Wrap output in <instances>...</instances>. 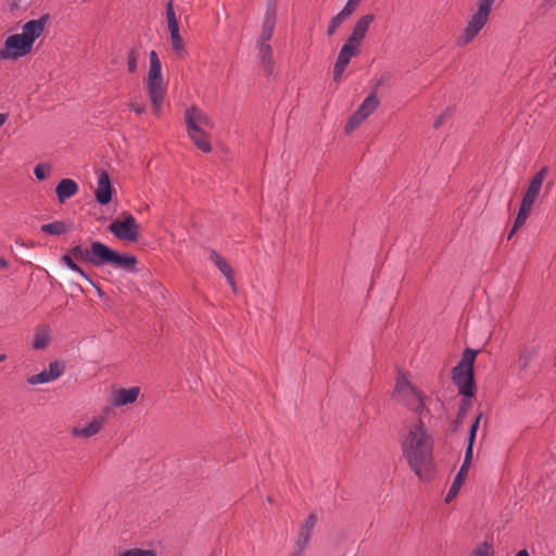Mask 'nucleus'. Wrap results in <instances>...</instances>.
<instances>
[{
  "instance_id": "nucleus-1",
  "label": "nucleus",
  "mask_w": 556,
  "mask_h": 556,
  "mask_svg": "<svg viewBox=\"0 0 556 556\" xmlns=\"http://www.w3.org/2000/svg\"><path fill=\"white\" fill-rule=\"evenodd\" d=\"M400 444L412 471L420 480L428 479L432 469L434 439L420 418L404 426Z\"/></svg>"
},
{
  "instance_id": "nucleus-2",
  "label": "nucleus",
  "mask_w": 556,
  "mask_h": 556,
  "mask_svg": "<svg viewBox=\"0 0 556 556\" xmlns=\"http://www.w3.org/2000/svg\"><path fill=\"white\" fill-rule=\"evenodd\" d=\"M374 14H364L355 23L351 35L341 47L333 70V79L339 81L351 59L359 52L361 43L366 37L370 24L374 22Z\"/></svg>"
},
{
  "instance_id": "nucleus-3",
  "label": "nucleus",
  "mask_w": 556,
  "mask_h": 556,
  "mask_svg": "<svg viewBox=\"0 0 556 556\" xmlns=\"http://www.w3.org/2000/svg\"><path fill=\"white\" fill-rule=\"evenodd\" d=\"M276 14H277V2L276 0H267L266 11L264 15V21L262 24L261 33L257 39V51L258 58L265 67L268 74L271 71V47L268 41L270 40L275 24H276Z\"/></svg>"
},
{
  "instance_id": "nucleus-4",
  "label": "nucleus",
  "mask_w": 556,
  "mask_h": 556,
  "mask_svg": "<svg viewBox=\"0 0 556 556\" xmlns=\"http://www.w3.org/2000/svg\"><path fill=\"white\" fill-rule=\"evenodd\" d=\"M149 61L150 65L147 77V89L153 111L155 114H160L163 98L166 92V86L162 75V64L155 51H151L149 53Z\"/></svg>"
},
{
  "instance_id": "nucleus-5",
  "label": "nucleus",
  "mask_w": 556,
  "mask_h": 556,
  "mask_svg": "<svg viewBox=\"0 0 556 556\" xmlns=\"http://www.w3.org/2000/svg\"><path fill=\"white\" fill-rule=\"evenodd\" d=\"M393 399L408 407L417 415H422L425 410V399L417 388L403 376L397 377L393 391Z\"/></svg>"
},
{
  "instance_id": "nucleus-6",
  "label": "nucleus",
  "mask_w": 556,
  "mask_h": 556,
  "mask_svg": "<svg viewBox=\"0 0 556 556\" xmlns=\"http://www.w3.org/2000/svg\"><path fill=\"white\" fill-rule=\"evenodd\" d=\"M93 254L97 256V267L111 265L116 269L132 270L137 258L130 254H119L100 241H93Z\"/></svg>"
},
{
  "instance_id": "nucleus-7",
  "label": "nucleus",
  "mask_w": 556,
  "mask_h": 556,
  "mask_svg": "<svg viewBox=\"0 0 556 556\" xmlns=\"http://www.w3.org/2000/svg\"><path fill=\"white\" fill-rule=\"evenodd\" d=\"M33 46L21 34L10 35L0 49V60H17L29 54Z\"/></svg>"
},
{
  "instance_id": "nucleus-8",
  "label": "nucleus",
  "mask_w": 556,
  "mask_h": 556,
  "mask_svg": "<svg viewBox=\"0 0 556 556\" xmlns=\"http://www.w3.org/2000/svg\"><path fill=\"white\" fill-rule=\"evenodd\" d=\"M109 230L119 240L134 242L139 237V225L136 218L127 213L123 214V219H116L109 226Z\"/></svg>"
},
{
  "instance_id": "nucleus-9",
  "label": "nucleus",
  "mask_w": 556,
  "mask_h": 556,
  "mask_svg": "<svg viewBox=\"0 0 556 556\" xmlns=\"http://www.w3.org/2000/svg\"><path fill=\"white\" fill-rule=\"evenodd\" d=\"M491 12L478 7V10L470 16L462 35L457 39L458 46L468 45L485 26Z\"/></svg>"
},
{
  "instance_id": "nucleus-10",
  "label": "nucleus",
  "mask_w": 556,
  "mask_h": 556,
  "mask_svg": "<svg viewBox=\"0 0 556 556\" xmlns=\"http://www.w3.org/2000/svg\"><path fill=\"white\" fill-rule=\"evenodd\" d=\"M379 105V101L375 92H370L357 110L352 114L349 122L345 125V131H353L359 124H362L371 113L376 111Z\"/></svg>"
},
{
  "instance_id": "nucleus-11",
  "label": "nucleus",
  "mask_w": 556,
  "mask_h": 556,
  "mask_svg": "<svg viewBox=\"0 0 556 556\" xmlns=\"http://www.w3.org/2000/svg\"><path fill=\"white\" fill-rule=\"evenodd\" d=\"M452 380L457 387L459 394L468 399L473 396L475 381L472 369L455 366L452 370Z\"/></svg>"
},
{
  "instance_id": "nucleus-12",
  "label": "nucleus",
  "mask_w": 556,
  "mask_h": 556,
  "mask_svg": "<svg viewBox=\"0 0 556 556\" xmlns=\"http://www.w3.org/2000/svg\"><path fill=\"white\" fill-rule=\"evenodd\" d=\"M548 174L547 167H542L531 179L529 187L522 198L521 204L525 207L532 208L533 203L539 197L542 184Z\"/></svg>"
},
{
  "instance_id": "nucleus-13",
  "label": "nucleus",
  "mask_w": 556,
  "mask_h": 556,
  "mask_svg": "<svg viewBox=\"0 0 556 556\" xmlns=\"http://www.w3.org/2000/svg\"><path fill=\"white\" fill-rule=\"evenodd\" d=\"M185 121L188 129H203L212 128L213 123L211 118L197 106H191L185 112Z\"/></svg>"
},
{
  "instance_id": "nucleus-14",
  "label": "nucleus",
  "mask_w": 556,
  "mask_h": 556,
  "mask_svg": "<svg viewBox=\"0 0 556 556\" xmlns=\"http://www.w3.org/2000/svg\"><path fill=\"white\" fill-rule=\"evenodd\" d=\"M48 21L49 15L45 14L38 20L26 22L22 27V37H24L31 46H34L36 39L42 35Z\"/></svg>"
},
{
  "instance_id": "nucleus-15",
  "label": "nucleus",
  "mask_w": 556,
  "mask_h": 556,
  "mask_svg": "<svg viewBox=\"0 0 556 556\" xmlns=\"http://www.w3.org/2000/svg\"><path fill=\"white\" fill-rule=\"evenodd\" d=\"M104 421L105 418L102 416L92 417V419L87 425H78L73 427L71 430V434L74 438L89 439L98 434L102 430Z\"/></svg>"
},
{
  "instance_id": "nucleus-16",
  "label": "nucleus",
  "mask_w": 556,
  "mask_h": 556,
  "mask_svg": "<svg viewBox=\"0 0 556 556\" xmlns=\"http://www.w3.org/2000/svg\"><path fill=\"white\" fill-rule=\"evenodd\" d=\"M64 370V366L59 362H52L49 364V368L47 370L41 371L40 374L30 376L27 378V382L29 384H40L48 383L56 380Z\"/></svg>"
},
{
  "instance_id": "nucleus-17",
  "label": "nucleus",
  "mask_w": 556,
  "mask_h": 556,
  "mask_svg": "<svg viewBox=\"0 0 556 556\" xmlns=\"http://www.w3.org/2000/svg\"><path fill=\"white\" fill-rule=\"evenodd\" d=\"M112 191L109 175L105 172H99L97 188L94 190L96 200L102 205L108 204L112 199Z\"/></svg>"
},
{
  "instance_id": "nucleus-18",
  "label": "nucleus",
  "mask_w": 556,
  "mask_h": 556,
  "mask_svg": "<svg viewBox=\"0 0 556 556\" xmlns=\"http://www.w3.org/2000/svg\"><path fill=\"white\" fill-rule=\"evenodd\" d=\"M139 393H140L139 387H132L129 389H117L112 392L111 403L116 407L131 404V403L136 402Z\"/></svg>"
},
{
  "instance_id": "nucleus-19",
  "label": "nucleus",
  "mask_w": 556,
  "mask_h": 556,
  "mask_svg": "<svg viewBox=\"0 0 556 556\" xmlns=\"http://www.w3.org/2000/svg\"><path fill=\"white\" fill-rule=\"evenodd\" d=\"M77 192L78 185L76 181L70 178L62 179L55 188V193L60 203H64L70 198L74 197Z\"/></svg>"
},
{
  "instance_id": "nucleus-20",
  "label": "nucleus",
  "mask_w": 556,
  "mask_h": 556,
  "mask_svg": "<svg viewBox=\"0 0 556 556\" xmlns=\"http://www.w3.org/2000/svg\"><path fill=\"white\" fill-rule=\"evenodd\" d=\"M313 519V515H309L306 523L303 527L302 532L296 541L293 556H301L302 553L308 547L311 541V526L309 522Z\"/></svg>"
},
{
  "instance_id": "nucleus-21",
  "label": "nucleus",
  "mask_w": 556,
  "mask_h": 556,
  "mask_svg": "<svg viewBox=\"0 0 556 556\" xmlns=\"http://www.w3.org/2000/svg\"><path fill=\"white\" fill-rule=\"evenodd\" d=\"M211 261L218 267V269L226 276L227 281L233 290H236L235 280L230 265L215 251L211 252Z\"/></svg>"
},
{
  "instance_id": "nucleus-22",
  "label": "nucleus",
  "mask_w": 556,
  "mask_h": 556,
  "mask_svg": "<svg viewBox=\"0 0 556 556\" xmlns=\"http://www.w3.org/2000/svg\"><path fill=\"white\" fill-rule=\"evenodd\" d=\"M189 137L193 143L203 152H211L210 140L203 129H188Z\"/></svg>"
},
{
  "instance_id": "nucleus-23",
  "label": "nucleus",
  "mask_w": 556,
  "mask_h": 556,
  "mask_svg": "<svg viewBox=\"0 0 556 556\" xmlns=\"http://www.w3.org/2000/svg\"><path fill=\"white\" fill-rule=\"evenodd\" d=\"M70 256L79 261L90 262L97 266V256L93 254V242L90 244V250L84 249L80 245H75L70 250Z\"/></svg>"
},
{
  "instance_id": "nucleus-24",
  "label": "nucleus",
  "mask_w": 556,
  "mask_h": 556,
  "mask_svg": "<svg viewBox=\"0 0 556 556\" xmlns=\"http://www.w3.org/2000/svg\"><path fill=\"white\" fill-rule=\"evenodd\" d=\"M541 350L540 344L531 343L526 345L519 356V363L522 368H527L528 365L539 355Z\"/></svg>"
},
{
  "instance_id": "nucleus-25",
  "label": "nucleus",
  "mask_w": 556,
  "mask_h": 556,
  "mask_svg": "<svg viewBox=\"0 0 556 556\" xmlns=\"http://www.w3.org/2000/svg\"><path fill=\"white\" fill-rule=\"evenodd\" d=\"M50 330L47 327H40L36 330L33 341L35 350L46 349L50 342Z\"/></svg>"
},
{
  "instance_id": "nucleus-26",
  "label": "nucleus",
  "mask_w": 556,
  "mask_h": 556,
  "mask_svg": "<svg viewBox=\"0 0 556 556\" xmlns=\"http://www.w3.org/2000/svg\"><path fill=\"white\" fill-rule=\"evenodd\" d=\"M464 477L465 476H463L462 472H457V475L455 476V478L452 482V485L450 486V489L445 495V498H444L445 503H450L458 494V492L462 488L463 481H464Z\"/></svg>"
},
{
  "instance_id": "nucleus-27",
  "label": "nucleus",
  "mask_w": 556,
  "mask_h": 556,
  "mask_svg": "<svg viewBox=\"0 0 556 556\" xmlns=\"http://www.w3.org/2000/svg\"><path fill=\"white\" fill-rule=\"evenodd\" d=\"M41 230L46 233L58 236L67 231L66 225L63 222H53L41 226Z\"/></svg>"
},
{
  "instance_id": "nucleus-28",
  "label": "nucleus",
  "mask_w": 556,
  "mask_h": 556,
  "mask_svg": "<svg viewBox=\"0 0 556 556\" xmlns=\"http://www.w3.org/2000/svg\"><path fill=\"white\" fill-rule=\"evenodd\" d=\"M482 416H483V414L479 413L478 416L476 417L475 421L470 425L469 433H468V442H467V446H466V448H468V450H470V448L473 450L477 431L479 429V425H480Z\"/></svg>"
},
{
  "instance_id": "nucleus-29",
  "label": "nucleus",
  "mask_w": 556,
  "mask_h": 556,
  "mask_svg": "<svg viewBox=\"0 0 556 556\" xmlns=\"http://www.w3.org/2000/svg\"><path fill=\"white\" fill-rule=\"evenodd\" d=\"M350 16L345 14V12L340 11L337 15H334L328 25L327 35L332 36L337 28Z\"/></svg>"
},
{
  "instance_id": "nucleus-30",
  "label": "nucleus",
  "mask_w": 556,
  "mask_h": 556,
  "mask_svg": "<svg viewBox=\"0 0 556 556\" xmlns=\"http://www.w3.org/2000/svg\"><path fill=\"white\" fill-rule=\"evenodd\" d=\"M170 43L173 51L178 56H182L185 53V42L179 33L170 35Z\"/></svg>"
},
{
  "instance_id": "nucleus-31",
  "label": "nucleus",
  "mask_w": 556,
  "mask_h": 556,
  "mask_svg": "<svg viewBox=\"0 0 556 556\" xmlns=\"http://www.w3.org/2000/svg\"><path fill=\"white\" fill-rule=\"evenodd\" d=\"M531 208L529 207H525L522 205H520V208H519V212H518V215L516 217V220H515V224H514V227L508 236V238H511L514 232L516 231V229L521 226L522 224H525V222L527 220L528 216H529V213H530Z\"/></svg>"
},
{
  "instance_id": "nucleus-32",
  "label": "nucleus",
  "mask_w": 556,
  "mask_h": 556,
  "mask_svg": "<svg viewBox=\"0 0 556 556\" xmlns=\"http://www.w3.org/2000/svg\"><path fill=\"white\" fill-rule=\"evenodd\" d=\"M476 355H477V351L471 350V349H466L464 351L462 361L456 366H464L467 369H472Z\"/></svg>"
},
{
  "instance_id": "nucleus-33",
  "label": "nucleus",
  "mask_w": 556,
  "mask_h": 556,
  "mask_svg": "<svg viewBox=\"0 0 556 556\" xmlns=\"http://www.w3.org/2000/svg\"><path fill=\"white\" fill-rule=\"evenodd\" d=\"M61 262L66 265L70 269L78 273L83 278L88 280L87 274L74 262V258L70 255H64L61 258Z\"/></svg>"
},
{
  "instance_id": "nucleus-34",
  "label": "nucleus",
  "mask_w": 556,
  "mask_h": 556,
  "mask_svg": "<svg viewBox=\"0 0 556 556\" xmlns=\"http://www.w3.org/2000/svg\"><path fill=\"white\" fill-rule=\"evenodd\" d=\"M34 174L38 180H43L50 174V167L43 164H39L35 167Z\"/></svg>"
},
{
  "instance_id": "nucleus-35",
  "label": "nucleus",
  "mask_w": 556,
  "mask_h": 556,
  "mask_svg": "<svg viewBox=\"0 0 556 556\" xmlns=\"http://www.w3.org/2000/svg\"><path fill=\"white\" fill-rule=\"evenodd\" d=\"M119 556H155L154 552L149 549H140V548H134L124 552Z\"/></svg>"
},
{
  "instance_id": "nucleus-36",
  "label": "nucleus",
  "mask_w": 556,
  "mask_h": 556,
  "mask_svg": "<svg viewBox=\"0 0 556 556\" xmlns=\"http://www.w3.org/2000/svg\"><path fill=\"white\" fill-rule=\"evenodd\" d=\"M471 458H472V450H468L466 448L465 451V456H464V462L462 464V467L459 469L458 472H462L463 476H465L469 469V466H470V463H471Z\"/></svg>"
},
{
  "instance_id": "nucleus-37",
  "label": "nucleus",
  "mask_w": 556,
  "mask_h": 556,
  "mask_svg": "<svg viewBox=\"0 0 556 556\" xmlns=\"http://www.w3.org/2000/svg\"><path fill=\"white\" fill-rule=\"evenodd\" d=\"M166 22H167V24L178 22V18L176 16V13L174 10L173 0H168L166 3Z\"/></svg>"
},
{
  "instance_id": "nucleus-38",
  "label": "nucleus",
  "mask_w": 556,
  "mask_h": 556,
  "mask_svg": "<svg viewBox=\"0 0 556 556\" xmlns=\"http://www.w3.org/2000/svg\"><path fill=\"white\" fill-rule=\"evenodd\" d=\"M128 71L135 73L137 71V54L135 50H130L127 60Z\"/></svg>"
},
{
  "instance_id": "nucleus-39",
  "label": "nucleus",
  "mask_w": 556,
  "mask_h": 556,
  "mask_svg": "<svg viewBox=\"0 0 556 556\" xmlns=\"http://www.w3.org/2000/svg\"><path fill=\"white\" fill-rule=\"evenodd\" d=\"M359 2H361V0H348L345 5L343 7V9L341 11L345 12V14L348 16H350L356 10V8L358 7Z\"/></svg>"
},
{
  "instance_id": "nucleus-40",
  "label": "nucleus",
  "mask_w": 556,
  "mask_h": 556,
  "mask_svg": "<svg viewBox=\"0 0 556 556\" xmlns=\"http://www.w3.org/2000/svg\"><path fill=\"white\" fill-rule=\"evenodd\" d=\"M31 0H11V5L14 9H23L29 5Z\"/></svg>"
},
{
  "instance_id": "nucleus-41",
  "label": "nucleus",
  "mask_w": 556,
  "mask_h": 556,
  "mask_svg": "<svg viewBox=\"0 0 556 556\" xmlns=\"http://www.w3.org/2000/svg\"><path fill=\"white\" fill-rule=\"evenodd\" d=\"M472 556H490L488 545L479 546L473 551Z\"/></svg>"
},
{
  "instance_id": "nucleus-42",
  "label": "nucleus",
  "mask_w": 556,
  "mask_h": 556,
  "mask_svg": "<svg viewBox=\"0 0 556 556\" xmlns=\"http://www.w3.org/2000/svg\"><path fill=\"white\" fill-rule=\"evenodd\" d=\"M494 2L495 0H479L478 7L491 12Z\"/></svg>"
},
{
  "instance_id": "nucleus-43",
  "label": "nucleus",
  "mask_w": 556,
  "mask_h": 556,
  "mask_svg": "<svg viewBox=\"0 0 556 556\" xmlns=\"http://www.w3.org/2000/svg\"><path fill=\"white\" fill-rule=\"evenodd\" d=\"M469 405H470V401L469 400L464 399L462 401V404H460L459 409H458V417L463 416L466 413V410H467Z\"/></svg>"
},
{
  "instance_id": "nucleus-44",
  "label": "nucleus",
  "mask_w": 556,
  "mask_h": 556,
  "mask_svg": "<svg viewBox=\"0 0 556 556\" xmlns=\"http://www.w3.org/2000/svg\"><path fill=\"white\" fill-rule=\"evenodd\" d=\"M167 27H168V30H169V35L179 33V23L178 22H176V23H168Z\"/></svg>"
},
{
  "instance_id": "nucleus-45",
  "label": "nucleus",
  "mask_w": 556,
  "mask_h": 556,
  "mask_svg": "<svg viewBox=\"0 0 556 556\" xmlns=\"http://www.w3.org/2000/svg\"><path fill=\"white\" fill-rule=\"evenodd\" d=\"M129 108L137 114H141L144 111V105L142 104L130 103Z\"/></svg>"
},
{
  "instance_id": "nucleus-46",
  "label": "nucleus",
  "mask_w": 556,
  "mask_h": 556,
  "mask_svg": "<svg viewBox=\"0 0 556 556\" xmlns=\"http://www.w3.org/2000/svg\"><path fill=\"white\" fill-rule=\"evenodd\" d=\"M8 267H9V263L7 262V260L3 257H0V268L5 269Z\"/></svg>"
},
{
  "instance_id": "nucleus-47",
  "label": "nucleus",
  "mask_w": 556,
  "mask_h": 556,
  "mask_svg": "<svg viewBox=\"0 0 556 556\" xmlns=\"http://www.w3.org/2000/svg\"><path fill=\"white\" fill-rule=\"evenodd\" d=\"M7 119H8V115L1 113L0 114V127L7 122Z\"/></svg>"
},
{
  "instance_id": "nucleus-48",
  "label": "nucleus",
  "mask_w": 556,
  "mask_h": 556,
  "mask_svg": "<svg viewBox=\"0 0 556 556\" xmlns=\"http://www.w3.org/2000/svg\"><path fill=\"white\" fill-rule=\"evenodd\" d=\"M515 556H530V554L527 549H521Z\"/></svg>"
},
{
  "instance_id": "nucleus-49",
  "label": "nucleus",
  "mask_w": 556,
  "mask_h": 556,
  "mask_svg": "<svg viewBox=\"0 0 556 556\" xmlns=\"http://www.w3.org/2000/svg\"><path fill=\"white\" fill-rule=\"evenodd\" d=\"M441 124H442V117H439V118H437V119L433 122V127H434V128H439Z\"/></svg>"
},
{
  "instance_id": "nucleus-50",
  "label": "nucleus",
  "mask_w": 556,
  "mask_h": 556,
  "mask_svg": "<svg viewBox=\"0 0 556 556\" xmlns=\"http://www.w3.org/2000/svg\"><path fill=\"white\" fill-rule=\"evenodd\" d=\"M7 356L4 354H0V363L5 361Z\"/></svg>"
},
{
  "instance_id": "nucleus-51",
  "label": "nucleus",
  "mask_w": 556,
  "mask_h": 556,
  "mask_svg": "<svg viewBox=\"0 0 556 556\" xmlns=\"http://www.w3.org/2000/svg\"><path fill=\"white\" fill-rule=\"evenodd\" d=\"M546 3L552 4L554 0H545Z\"/></svg>"
},
{
  "instance_id": "nucleus-52",
  "label": "nucleus",
  "mask_w": 556,
  "mask_h": 556,
  "mask_svg": "<svg viewBox=\"0 0 556 556\" xmlns=\"http://www.w3.org/2000/svg\"><path fill=\"white\" fill-rule=\"evenodd\" d=\"M97 291H98L99 295H101V294H102V291H101V289H100V288H97Z\"/></svg>"
}]
</instances>
